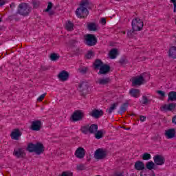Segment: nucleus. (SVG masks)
<instances>
[{
    "mask_svg": "<svg viewBox=\"0 0 176 176\" xmlns=\"http://www.w3.org/2000/svg\"><path fill=\"white\" fill-rule=\"evenodd\" d=\"M28 151L29 152H35L36 155H41L43 153V151H45V147L43 146V144H42V143H37L36 144L30 143L28 145Z\"/></svg>",
    "mask_w": 176,
    "mask_h": 176,
    "instance_id": "obj_1",
    "label": "nucleus"
},
{
    "mask_svg": "<svg viewBox=\"0 0 176 176\" xmlns=\"http://www.w3.org/2000/svg\"><path fill=\"white\" fill-rule=\"evenodd\" d=\"M87 3L82 2L80 4V8H77L76 10L77 17H79L80 19H82V17H87L89 10H87Z\"/></svg>",
    "mask_w": 176,
    "mask_h": 176,
    "instance_id": "obj_2",
    "label": "nucleus"
},
{
    "mask_svg": "<svg viewBox=\"0 0 176 176\" xmlns=\"http://www.w3.org/2000/svg\"><path fill=\"white\" fill-rule=\"evenodd\" d=\"M94 68L96 69H100L99 73L100 74H107V72H109V67L107 65H104L102 62L100 60H96L94 64Z\"/></svg>",
    "mask_w": 176,
    "mask_h": 176,
    "instance_id": "obj_3",
    "label": "nucleus"
},
{
    "mask_svg": "<svg viewBox=\"0 0 176 176\" xmlns=\"http://www.w3.org/2000/svg\"><path fill=\"white\" fill-rule=\"evenodd\" d=\"M31 12V8L26 3H22L19 6L18 13L21 16H27Z\"/></svg>",
    "mask_w": 176,
    "mask_h": 176,
    "instance_id": "obj_4",
    "label": "nucleus"
},
{
    "mask_svg": "<svg viewBox=\"0 0 176 176\" xmlns=\"http://www.w3.org/2000/svg\"><path fill=\"white\" fill-rule=\"evenodd\" d=\"M144 27V22L140 18H135L132 21L133 31H141Z\"/></svg>",
    "mask_w": 176,
    "mask_h": 176,
    "instance_id": "obj_5",
    "label": "nucleus"
},
{
    "mask_svg": "<svg viewBox=\"0 0 176 176\" xmlns=\"http://www.w3.org/2000/svg\"><path fill=\"white\" fill-rule=\"evenodd\" d=\"M85 39L88 46H94L97 43V38H96L95 35L87 34L85 36Z\"/></svg>",
    "mask_w": 176,
    "mask_h": 176,
    "instance_id": "obj_6",
    "label": "nucleus"
},
{
    "mask_svg": "<svg viewBox=\"0 0 176 176\" xmlns=\"http://www.w3.org/2000/svg\"><path fill=\"white\" fill-rule=\"evenodd\" d=\"M145 82V74L136 76L132 79V85L133 86H140Z\"/></svg>",
    "mask_w": 176,
    "mask_h": 176,
    "instance_id": "obj_7",
    "label": "nucleus"
},
{
    "mask_svg": "<svg viewBox=\"0 0 176 176\" xmlns=\"http://www.w3.org/2000/svg\"><path fill=\"white\" fill-rule=\"evenodd\" d=\"M107 157V151L102 148H98L95 151L94 157L98 160H101V159H105Z\"/></svg>",
    "mask_w": 176,
    "mask_h": 176,
    "instance_id": "obj_8",
    "label": "nucleus"
},
{
    "mask_svg": "<svg viewBox=\"0 0 176 176\" xmlns=\"http://www.w3.org/2000/svg\"><path fill=\"white\" fill-rule=\"evenodd\" d=\"M81 130L85 134L87 133V131H89V133H96L98 130V126L96 124H92L90 126H82Z\"/></svg>",
    "mask_w": 176,
    "mask_h": 176,
    "instance_id": "obj_9",
    "label": "nucleus"
},
{
    "mask_svg": "<svg viewBox=\"0 0 176 176\" xmlns=\"http://www.w3.org/2000/svg\"><path fill=\"white\" fill-rule=\"evenodd\" d=\"M164 135L167 140H173L175 138L176 136V130L175 129H170L165 131Z\"/></svg>",
    "mask_w": 176,
    "mask_h": 176,
    "instance_id": "obj_10",
    "label": "nucleus"
},
{
    "mask_svg": "<svg viewBox=\"0 0 176 176\" xmlns=\"http://www.w3.org/2000/svg\"><path fill=\"white\" fill-rule=\"evenodd\" d=\"M86 155V151H85V148L82 147L78 148L74 153V156L77 157V159H83Z\"/></svg>",
    "mask_w": 176,
    "mask_h": 176,
    "instance_id": "obj_11",
    "label": "nucleus"
},
{
    "mask_svg": "<svg viewBox=\"0 0 176 176\" xmlns=\"http://www.w3.org/2000/svg\"><path fill=\"white\" fill-rule=\"evenodd\" d=\"M176 109V103H170L167 104H164L161 107V111H164L165 112L167 111H175Z\"/></svg>",
    "mask_w": 176,
    "mask_h": 176,
    "instance_id": "obj_12",
    "label": "nucleus"
},
{
    "mask_svg": "<svg viewBox=\"0 0 176 176\" xmlns=\"http://www.w3.org/2000/svg\"><path fill=\"white\" fill-rule=\"evenodd\" d=\"M58 78L61 82H65L68 80V78H69V74L68 72L63 70L58 74Z\"/></svg>",
    "mask_w": 176,
    "mask_h": 176,
    "instance_id": "obj_13",
    "label": "nucleus"
},
{
    "mask_svg": "<svg viewBox=\"0 0 176 176\" xmlns=\"http://www.w3.org/2000/svg\"><path fill=\"white\" fill-rule=\"evenodd\" d=\"M83 118V112L81 111H75L73 115L72 116V118L74 122H78V120H82Z\"/></svg>",
    "mask_w": 176,
    "mask_h": 176,
    "instance_id": "obj_14",
    "label": "nucleus"
},
{
    "mask_svg": "<svg viewBox=\"0 0 176 176\" xmlns=\"http://www.w3.org/2000/svg\"><path fill=\"white\" fill-rule=\"evenodd\" d=\"M42 127V122L39 120L33 121L32 122L31 129L34 131H39Z\"/></svg>",
    "mask_w": 176,
    "mask_h": 176,
    "instance_id": "obj_15",
    "label": "nucleus"
},
{
    "mask_svg": "<svg viewBox=\"0 0 176 176\" xmlns=\"http://www.w3.org/2000/svg\"><path fill=\"white\" fill-rule=\"evenodd\" d=\"M13 154L16 157H24L25 156V150L24 148H15Z\"/></svg>",
    "mask_w": 176,
    "mask_h": 176,
    "instance_id": "obj_16",
    "label": "nucleus"
},
{
    "mask_svg": "<svg viewBox=\"0 0 176 176\" xmlns=\"http://www.w3.org/2000/svg\"><path fill=\"white\" fill-rule=\"evenodd\" d=\"M154 163L157 166H163L164 164V157L162 155H155L153 157Z\"/></svg>",
    "mask_w": 176,
    "mask_h": 176,
    "instance_id": "obj_17",
    "label": "nucleus"
},
{
    "mask_svg": "<svg viewBox=\"0 0 176 176\" xmlns=\"http://www.w3.org/2000/svg\"><path fill=\"white\" fill-rule=\"evenodd\" d=\"M10 137L12 140H17L21 137V131L19 129H14L10 134Z\"/></svg>",
    "mask_w": 176,
    "mask_h": 176,
    "instance_id": "obj_18",
    "label": "nucleus"
},
{
    "mask_svg": "<svg viewBox=\"0 0 176 176\" xmlns=\"http://www.w3.org/2000/svg\"><path fill=\"white\" fill-rule=\"evenodd\" d=\"M89 115L93 116V118H100V116H102L103 113L101 110H93L90 112Z\"/></svg>",
    "mask_w": 176,
    "mask_h": 176,
    "instance_id": "obj_19",
    "label": "nucleus"
},
{
    "mask_svg": "<svg viewBox=\"0 0 176 176\" xmlns=\"http://www.w3.org/2000/svg\"><path fill=\"white\" fill-rule=\"evenodd\" d=\"M135 168L138 171H141V170L145 168V164L141 161H138L135 163Z\"/></svg>",
    "mask_w": 176,
    "mask_h": 176,
    "instance_id": "obj_20",
    "label": "nucleus"
},
{
    "mask_svg": "<svg viewBox=\"0 0 176 176\" xmlns=\"http://www.w3.org/2000/svg\"><path fill=\"white\" fill-rule=\"evenodd\" d=\"M78 89L80 91H86V90H89V83L87 82H82L79 84Z\"/></svg>",
    "mask_w": 176,
    "mask_h": 176,
    "instance_id": "obj_21",
    "label": "nucleus"
},
{
    "mask_svg": "<svg viewBox=\"0 0 176 176\" xmlns=\"http://www.w3.org/2000/svg\"><path fill=\"white\" fill-rule=\"evenodd\" d=\"M118 54H119V51L118 49H113L109 52V58H111V60H113L116 57H117Z\"/></svg>",
    "mask_w": 176,
    "mask_h": 176,
    "instance_id": "obj_22",
    "label": "nucleus"
},
{
    "mask_svg": "<svg viewBox=\"0 0 176 176\" xmlns=\"http://www.w3.org/2000/svg\"><path fill=\"white\" fill-rule=\"evenodd\" d=\"M168 56L172 58H176V47L175 46L170 47L168 52Z\"/></svg>",
    "mask_w": 176,
    "mask_h": 176,
    "instance_id": "obj_23",
    "label": "nucleus"
},
{
    "mask_svg": "<svg viewBox=\"0 0 176 176\" xmlns=\"http://www.w3.org/2000/svg\"><path fill=\"white\" fill-rule=\"evenodd\" d=\"M65 28L67 31H73L74 30V23L70 21H67L65 23Z\"/></svg>",
    "mask_w": 176,
    "mask_h": 176,
    "instance_id": "obj_24",
    "label": "nucleus"
},
{
    "mask_svg": "<svg viewBox=\"0 0 176 176\" xmlns=\"http://www.w3.org/2000/svg\"><path fill=\"white\" fill-rule=\"evenodd\" d=\"M129 93L132 97H135L136 98L140 97V90L138 89H132L130 90Z\"/></svg>",
    "mask_w": 176,
    "mask_h": 176,
    "instance_id": "obj_25",
    "label": "nucleus"
},
{
    "mask_svg": "<svg viewBox=\"0 0 176 176\" xmlns=\"http://www.w3.org/2000/svg\"><path fill=\"white\" fill-rule=\"evenodd\" d=\"M50 58L51 61H57V60L60 58V55L58 54L53 53L50 54Z\"/></svg>",
    "mask_w": 176,
    "mask_h": 176,
    "instance_id": "obj_26",
    "label": "nucleus"
},
{
    "mask_svg": "<svg viewBox=\"0 0 176 176\" xmlns=\"http://www.w3.org/2000/svg\"><path fill=\"white\" fill-rule=\"evenodd\" d=\"M175 100H176V92L170 91L168 94V100L169 101H175Z\"/></svg>",
    "mask_w": 176,
    "mask_h": 176,
    "instance_id": "obj_27",
    "label": "nucleus"
},
{
    "mask_svg": "<svg viewBox=\"0 0 176 176\" xmlns=\"http://www.w3.org/2000/svg\"><path fill=\"white\" fill-rule=\"evenodd\" d=\"M147 170H153L155 168V163L153 162H148L146 164Z\"/></svg>",
    "mask_w": 176,
    "mask_h": 176,
    "instance_id": "obj_28",
    "label": "nucleus"
},
{
    "mask_svg": "<svg viewBox=\"0 0 176 176\" xmlns=\"http://www.w3.org/2000/svg\"><path fill=\"white\" fill-rule=\"evenodd\" d=\"M87 27L89 31H97V25L96 23H89Z\"/></svg>",
    "mask_w": 176,
    "mask_h": 176,
    "instance_id": "obj_29",
    "label": "nucleus"
},
{
    "mask_svg": "<svg viewBox=\"0 0 176 176\" xmlns=\"http://www.w3.org/2000/svg\"><path fill=\"white\" fill-rule=\"evenodd\" d=\"M102 135H104V131H98L96 133H95V138L97 140H100V138H102Z\"/></svg>",
    "mask_w": 176,
    "mask_h": 176,
    "instance_id": "obj_30",
    "label": "nucleus"
},
{
    "mask_svg": "<svg viewBox=\"0 0 176 176\" xmlns=\"http://www.w3.org/2000/svg\"><path fill=\"white\" fill-rule=\"evenodd\" d=\"M116 107H118V104H116V103L111 104V106L107 110V112L109 113H112V112H113V111H115V109H116Z\"/></svg>",
    "mask_w": 176,
    "mask_h": 176,
    "instance_id": "obj_31",
    "label": "nucleus"
},
{
    "mask_svg": "<svg viewBox=\"0 0 176 176\" xmlns=\"http://www.w3.org/2000/svg\"><path fill=\"white\" fill-rule=\"evenodd\" d=\"M109 80L108 78H104V79H99L97 80V82L99 83V85H107Z\"/></svg>",
    "mask_w": 176,
    "mask_h": 176,
    "instance_id": "obj_32",
    "label": "nucleus"
},
{
    "mask_svg": "<svg viewBox=\"0 0 176 176\" xmlns=\"http://www.w3.org/2000/svg\"><path fill=\"white\" fill-rule=\"evenodd\" d=\"M156 93L157 94H158L159 98L161 100H163V98H164V97L166 96V92H164V91H157Z\"/></svg>",
    "mask_w": 176,
    "mask_h": 176,
    "instance_id": "obj_33",
    "label": "nucleus"
},
{
    "mask_svg": "<svg viewBox=\"0 0 176 176\" xmlns=\"http://www.w3.org/2000/svg\"><path fill=\"white\" fill-rule=\"evenodd\" d=\"M151 157H152V156H151V154L148 153H145L142 155L143 160H151Z\"/></svg>",
    "mask_w": 176,
    "mask_h": 176,
    "instance_id": "obj_34",
    "label": "nucleus"
},
{
    "mask_svg": "<svg viewBox=\"0 0 176 176\" xmlns=\"http://www.w3.org/2000/svg\"><path fill=\"white\" fill-rule=\"evenodd\" d=\"M92 57H94V52L91 50L88 51L86 54V58H92Z\"/></svg>",
    "mask_w": 176,
    "mask_h": 176,
    "instance_id": "obj_35",
    "label": "nucleus"
},
{
    "mask_svg": "<svg viewBox=\"0 0 176 176\" xmlns=\"http://www.w3.org/2000/svg\"><path fill=\"white\" fill-rule=\"evenodd\" d=\"M45 97H46V94H41V95L37 98V101H38L39 102H41V101H43V99L45 98Z\"/></svg>",
    "mask_w": 176,
    "mask_h": 176,
    "instance_id": "obj_36",
    "label": "nucleus"
},
{
    "mask_svg": "<svg viewBox=\"0 0 176 176\" xmlns=\"http://www.w3.org/2000/svg\"><path fill=\"white\" fill-rule=\"evenodd\" d=\"M53 6V4L52 3H49L47 9L45 10V12H49L50 9H52Z\"/></svg>",
    "mask_w": 176,
    "mask_h": 176,
    "instance_id": "obj_37",
    "label": "nucleus"
},
{
    "mask_svg": "<svg viewBox=\"0 0 176 176\" xmlns=\"http://www.w3.org/2000/svg\"><path fill=\"white\" fill-rule=\"evenodd\" d=\"M100 23L102 24V25H105V24H107V19L105 18L100 19Z\"/></svg>",
    "mask_w": 176,
    "mask_h": 176,
    "instance_id": "obj_38",
    "label": "nucleus"
},
{
    "mask_svg": "<svg viewBox=\"0 0 176 176\" xmlns=\"http://www.w3.org/2000/svg\"><path fill=\"white\" fill-rule=\"evenodd\" d=\"M126 109H127V104H124L120 108L121 112H126Z\"/></svg>",
    "mask_w": 176,
    "mask_h": 176,
    "instance_id": "obj_39",
    "label": "nucleus"
},
{
    "mask_svg": "<svg viewBox=\"0 0 176 176\" xmlns=\"http://www.w3.org/2000/svg\"><path fill=\"white\" fill-rule=\"evenodd\" d=\"M33 6H34V8H37V6H39V1H34Z\"/></svg>",
    "mask_w": 176,
    "mask_h": 176,
    "instance_id": "obj_40",
    "label": "nucleus"
},
{
    "mask_svg": "<svg viewBox=\"0 0 176 176\" xmlns=\"http://www.w3.org/2000/svg\"><path fill=\"white\" fill-rule=\"evenodd\" d=\"M5 3H6V0H0V6H3V5H5Z\"/></svg>",
    "mask_w": 176,
    "mask_h": 176,
    "instance_id": "obj_41",
    "label": "nucleus"
},
{
    "mask_svg": "<svg viewBox=\"0 0 176 176\" xmlns=\"http://www.w3.org/2000/svg\"><path fill=\"white\" fill-rule=\"evenodd\" d=\"M142 102H143V104H147L148 103V98H146V97H143Z\"/></svg>",
    "mask_w": 176,
    "mask_h": 176,
    "instance_id": "obj_42",
    "label": "nucleus"
},
{
    "mask_svg": "<svg viewBox=\"0 0 176 176\" xmlns=\"http://www.w3.org/2000/svg\"><path fill=\"white\" fill-rule=\"evenodd\" d=\"M146 119V117H145L144 116H140V121L141 122H145Z\"/></svg>",
    "mask_w": 176,
    "mask_h": 176,
    "instance_id": "obj_43",
    "label": "nucleus"
},
{
    "mask_svg": "<svg viewBox=\"0 0 176 176\" xmlns=\"http://www.w3.org/2000/svg\"><path fill=\"white\" fill-rule=\"evenodd\" d=\"M172 122H173L174 124H176V116L173 118V119H172Z\"/></svg>",
    "mask_w": 176,
    "mask_h": 176,
    "instance_id": "obj_44",
    "label": "nucleus"
},
{
    "mask_svg": "<svg viewBox=\"0 0 176 176\" xmlns=\"http://www.w3.org/2000/svg\"><path fill=\"white\" fill-rule=\"evenodd\" d=\"M170 2L173 3L175 6H176V0H170Z\"/></svg>",
    "mask_w": 176,
    "mask_h": 176,
    "instance_id": "obj_45",
    "label": "nucleus"
},
{
    "mask_svg": "<svg viewBox=\"0 0 176 176\" xmlns=\"http://www.w3.org/2000/svg\"><path fill=\"white\" fill-rule=\"evenodd\" d=\"M127 36L129 37L131 36V31L127 32Z\"/></svg>",
    "mask_w": 176,
    "mask_h": 176,
    "instance_id": "obj_46",
    "label": "nucleus"
},
{
    "mask_svg": "<svg viewBox=\"0 0 176 176\" xmlns=\"http://www.w3.org/2000/svg\"><path fill=\"white\" fill-rule=\"evenodd\" d=\"M82 166L79 165V166H77V170H82Z\"/></svg>",
    "mask_w": 176,
    "mask_h": 176,
    "instance_id": "obj_47",
    "label": "nucleus"
},
{
    "mask_svg": "<svg viewBox=\"0 0 176 176\" xmlns=\"http://www.w3.org/2000/svg\"><path fill=\"white\" fill-rule=\"evenodd\" d=\"M141 176H146V175H145V173H144V171L141 172Z\"/></svg>",
    "mask_w": 176,
    "mask_h": 176,
    "instance_id": "obj_48",
    "label": "nucleus"
},
{
    "mask_svg": "<svg viewBox=\"0 0 176 176\" xmlns=\"http://www.w3.org/2000/svg\"><path fill=\"white\" fill-rule=\"evenodd\" d=\"M10 8H14V3H12L11 5H10Z\"/></svg>",
    "mask_w": 176,
    "mask_h": 176,
    "instance_id": "obj_49",
    "label": "nucleus"
},
{
    "mask_svg": "<svg viewBox=\"0 0 176 176\" xmlns=\"http://www.w3.org/2000/svg\"><path fill=\"white\" fill-rule=\"evenodd\" d=\"M173 12L175 13L176 12V6H174V10H173Z\"/></svg>",
    "mask_w": 176,
    "mask_h": 176,
    "instance_id": "obj_50",
    "label": "nucleus"
},
{
    "mask_svg": "<svg viewBox=\"0 0 176 176\" xmlns=\"http://www.w3.org/2000/svg\"><path fill=\"white\" fill-rule=\"evenodd\" d=\"M175 25H176V19H175Z\"/></svg>",
    "mask_w": 176,
    "mask_h": 176,
    "instance_id": "obj_51",
    "label": "nucleus"
},
{
    "mask_svg": "<svg viewBox=\"0 0 176 176\" xmlns=\"http://www.w3.org/2000/svg\"><path fill=\"white\" fill-rule=\"evenodd\" d=\"M50 14H53V13H52V12H50Z\"/></svg>",
    "mask_w": 176,
    "mask_h": 176,
    "instance_id": "obj_52",
    "label": "nucleus"
},
{
    "mask_svg": "<svg viewBox=\"0 0 176 176\" xmlns=\"http://www.w3.org/2000/svg\"><path fill=\"white\" fill-rule=\"evenodd\" d=\"M123 34H126V32H123Z\"/></svg>",
    "mask_w": 176,
    "mask_h": 176,
    "instance_id": "obj_53",
    "label": "nucleus"
},
{
    "mask_svg": "<svg viewBox=\"0 0 176 176\" xmlns=\"http://www.w3.org/2000/svg\"><path fill=\"white\" fill-rule=\"evenodd\" d=\"M1 19H0V23H1Z\"/></svg>",
    "mask_w": 176,
    "mask_h": 176,
    "instance_id": "obj_54",
    "label": "nucleus"
}]
</instances>
